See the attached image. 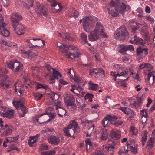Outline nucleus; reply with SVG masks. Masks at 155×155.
<instances>
[{"label": "nucleus", "instance_id": "1", "mask_svg": "<svg viewBox=\"0 0 155 155\" xmlns=\"http://www.w3.org/2000/svg\"><path fill=\"white\" fill-rule=\"evenodd\" d=\"M57 45L59 47L60 51L68 58L71 60L78 57L79 55H81V54L79 52L76 51L74 53H71L66 49L67 48H68L69 50H76L77 48L74 46L71 45L67 46L63 44L61 45H59L57 44Z\"/></svg>", "mask_w": 155, "mask_h": 155}, {"label": "nucleus", "instance_id": "2", "mask_svg": "<svg viewBox=\"0 0 155 155\" xmlns=\"http://www.w3.org/2000/svg\"><path fill=\"white\" fill-rule=\"evenodd\" d=\"M104 28L100 22H97L96 25L94 30L88 35V39L91 41H94L97 40L103 35Z\"/></svg>", "mask_w": 155, "mask_h": 155}, {"label": "nucleus", "instance_id": "3", "mask_svg": "<svg viewBox=\"0 0 155 155\" xmlns=\"http://www.w3.org/2000/svg\"><path fill=\"white\" fill-rule=\"evenodd\" d=\"M83 26L87 32H90L94 27L95 23L98 18L93 16H86L83 19Z\"/></svg>", "mask_w": 155, "mask_h": 155}, {"label": "nucleus", "instance_id": "4", "mask_svg": "<svg viewBox=\"0 0 155 155\" xmlns=\"http://www.w3.org/2000/svg\"><path fill=\"white\" fill-rule=\"evenodd\" d=\"M128 33L124 26H121L117 30L114 35L115 38L117 40H123L127 38Z\"/></svg>", "mask_w": 155, "mask_h": 155}, {"label": "nucleus", "instance_id": "5", "mask_svg": "<svg viewBox=\"0 0 155 155\" xmlns=\"http://www.w3.org/2000/svg\"><path fill=\"white\" fill-rule=\"evenodd\" d=\"M8 67L10 68L14 72L18 71L22 67V64L17 61L16 60L8 61L7 63Z\"/></svg>", "mask_w": 155, "mask_h": 155}, {"label": "nucleus", "instance_id": "6", "mask_svg": "<svg viewBox=\"0 0 155 155\" xmlns=\"http://www.w3.org/2000/svg\"><path fill=\"white\" fill-rule=\"evenodd\" d=\"M64 102L67 106H71L73 109L76 108L75 99L72 94H66L64 98Z\"/></svg>", "mask_w": 155, "mask_h": 155}, {"label": "nucleus", "instance_id": "7", "mask_svg": "<svg viewBox=\"0 0 155 155\" xmlns=\"http://www.w3.org/2000/svg\"><path fill=\"white\" fill-rule=\"evenodd\" d=\"M54 104L56 106V110L58 115L61 117L65 116L66 114V110L62 108V105L60 101H58L55 102Z\"/></svg>", "mask_w": 155, "mask_h": 155}, {"label": "nucleus", "instance_id": "8", "mask_svg": "<svg viewBox=\"0 0 155 155\" xmlns=\"http://www.w3.org/2000/svg\"><path fill=\"white\" fill-rule=\"evenodd\" d=\"M68 74L72 81H74L76 83H79L81 80L80 78L77 76L75 74L73 68L69 69Z\"/></svg>", "mask_w": 155, "mask_h": 155}, {"label": "nucleus", "instance_id": "9", "mask_svg": "<svg viewBox=\"0 0 155 155\" xmlns=\"http://www.w3.org/2000/svg\"><path fill=\"white\" fill-rule=\"evenodd\" d=\"M11 18L13 26H16L19 23V21L22 19V17L19 14L15 12L11 14Z\"/></svg>", "mask_w": 155, "mask_h": 155}, {"label": "nucleus", "instance_id": "10", "mask_svg": "<svg viewBox=\"0 0 155 155\" xmlns=\"http://www.w3.org/2000/svg\"><path fill=\"white\" fill-rule=\"evenodd\" d=\"M4 69H0V85L3 86H5L7 87L8 86L6 85V80L8 77L5 74V72H7V71L4 72Z\"/></svg>", "mask_w": 155, "mask_h": 155}, {"label": "nucleus", "instance_id": "11", "mask_svg": "<svg viewBox=\"0 0 155 155\" xmlns=\"http://www.w3.org/2000/svg\"><path fill=\"white\" fill-rule=\"evenodd\" d=\"M71 87L72 88L71 89V91L74 94L76 93L78 95L81 96H83L85 94V93L84 92L83 88L79 86L77 87L74 85H72Z\"/></svg>", "mask_w": 155, "mask_h": 155}, {"label": "nucleus", "instance_id": "12", "mask_svg": "<svg viewBox=\"0 0 155 155\" xmlns=\"http://www.w3.org/2000/svg\"><path fill=\"white\" fill-rule=\"evenodd\" d=\"M79 129V127L78 125V124L75 121H73L72 123L70 125L69 134L70 136H73L74 133L78 131Z\"/></svg>", "mask_w": 155, "mask_h": 155}, {"label": "nucleus", "instance_id": "13", "mask_svg": "<svg viewBox=\"0 0 155 155\" xmlns=\"http://www.w3.org/2000/svg\"><path fill=\"white\" fill-rule=\"evenodd\" d=\"M121 1L122 2V4L120 6V9L118 11L121 13H123L125 11L126 9L127 11L128 12L130 11V7L127 4V1L125 0H121Z\"/></svg>", "mask_w": 155, "mask_h": 155}, {"label": "nucleus", "instance_id": "14", "mask_svg": "<svg viewBox=\"0 0 155 155\" xmlns=\"http://www.w3.org/2000/svg\"><path fill=\"white\" fill-rule=\"evenodd\" d=\"M14 30L15 32L18 35H21L23 34L25 31L24 26L21 24H18L16 26H13Z\"/></svg>", "mask_w": 155, "mask_h": 155}, {"label": "nucleus", "instance_id": "15", "mask_svg": "<svg viewBox=\"0 0 155 155\" xmlns=\"http://www.w3.org/2000/svg\"><path fill=\"white\" fill-rule=\"evenodd\" d=\"M89 74L91 75H96L100 76L101 78L105 76L104 72L103 70L101 68H98L94 69L91 70Z\"/></svg>", "mask_w": 155, "mask_h": 155}, {"label": "nucleus", "instance_id": "16", "mask_svg": "<svg viewBox=\"0 0 155 155\" xmlns=\"http://www.w3.org/2000/svg\"><path fill=\"white\" fill-rule=\"evenodd\" d=\"M129 42L132 44L136 45H143L145 43V41L139 37L134 36L133 38H131Z\"/></svg>", "mask_w": 155, "mask_h": 155}, {"label": "nucleus", "instance_id": "17", "mask_svg": "<svg viewBox=\"0 0 155 155\" xmlns=\"http://www.w3.org/2000/svg\"><path fill=\"white\" fill-rule=\"evenodd\" d=\"M129 25L132 27L131 31L133 33H135L137 30L142 26V25L138 23L133 20H131L129 21Z\"/></svg>", "mask_w": 155, "mask_h": 155}, {"label": "nucleus", "instance_id": "18", "mask_svg": "<svg viewBox=\"0 0 155 155\" xmlns=\"http://www.w3.org/2000/svg\"><path fill=\"white\" fill-rule=\"evenodd\" d=\"M15 91L17 92L18 91L20 94H22L24 92L23 85L22 82L20 81L16 82L15 84Z\"/></svg>", "mask_w": 155, "mask_h": 155}, {"label": "nucleus", "instance_id": "19", "mask_svg": "<svg viewBox=\"0 0 155 155\" xmlns=\"http://www.w3.org/2000/svg\"><path fill=\"white\" fill-rule=\"evenodd\" d=\"M111 137L115 140H117L120 138L121 136L120 131L117 129H112L110 133Z\"/></svg>", "mask_w": 155, "mask_h": 155}, {"label": "nucleus", "instance_id": "20", "mask_svg": "<svg viewBox=\"0 0 155 155\" xmlns=\"http://www.w3.org/2000/svg\"><path fill=\"white\" fill-rule=\"evenodd\" d=\"M55 96L58 97V95L53 92H51L48 94L47 104L48 105L51 104L53 103Z\"/></svg>", "mask_w": 155, "mask_h": 155}, {"label": "nucleus", "instance_id": "21", "mask_svg": "<svg viewBox=\"0 0 155 155\" xmlns=\"http://www.w3.org/2000/svg\"><path fill=\"white\" fill-rule=\"evenodd\" d=\"M46 67L48 70L50 71H51V70H53L52 75L54 79H58L59 78L62 77V75L58 71L51 68L49 65H47Z\"/></svg>", "mask_w": 155, "mask_h": 155}, {"label": "nucleus", "instance_id": "22", "mask_svg": "<svg viewBox=\"0 0 155 155\" xmlns=\"http://www.w3.org/2000/svg\"><path fill=\"white\" fill-rule=\"evenodd\" d=\"M147 74V82L150 86L153 85L155 82V76L151 72H149Z\"/></svg>", "mask_w": 155, "mask_h": 155}, {"label": "nucleus", "instance_id": "23", "mask_svg": "<svg viewBox=\"0 0 155 155\" xmlns=\"http://www.w3.org/2000/svg\"><path fill=\"white\" fill-rule=\"evenodd\" d=\"M120 7L116 8L115 9H114L112 8H107L108 13L113 17L117 16L119 13H120L118 11Z\"/></svg>", "mask_w": 155, "mask_h": 155}, {"label": "nucleus", "instance_id": "24", "mask_svg": "<svg viewBox=\"0 0 155 155\" xmlns=\"http://www.w3.org/2000/svg\"><path fill=\"white\" fill-rule=\"evenodd\" d=\"M110 74L114 77V80L116 81V78L118 76H122L125 78L127 77L128 74L126 71L121 72L119 71L117 74H116V72H111Z\"/></svg>", "mask_w": 155, "mask_h": 155}, {"label": "nucleus", "instance_id": "25", "mask_svg": "<svg viewBox=\"0 0 155 155\" xmlns=\"http://www.w3.org/2000/svg\"><path fill=\"white\" fill-rule=\"evenodd\" d=\"M49 142L51 144L58 145L59 143V139L58 137L52 135L48 138Z\"/></svg>", "mask_w": 155, "mask_h": 155}, {"label": "nucleus", "instance_id": "26", "mask_svg": "<svg viewBox=\"0 0 155 155\" xmlns=\"http://www.w3.org/2000/svg\"><path fill=\"white\" fill-rule=\"evenodd\" d=\"M24 101V99L19 101H16L15 99H14L12 102V104L14 107L17 109H18L23 105V102Z\"/></svg>", "mask_w": 155, "mask_h": 155}, {"label": "nucleus", "instance_id": "27", "mask_svg": "<svg viewBox=\"0 0 155 155\" xmlns=\"http://www.w3.org/2000/svg\"><path fill=\"white\" fill-rule=\"evenodd\" d=\"M137 54L138 55H140L141 54L142 55L146 56L147 54V49L145 48L139 47L137 49Z\"/></svg>", "mask_w": 155, "mask_h": 155}, {"label": "nucleus", "instance_id": "28", "mask_svg": "<svg viewBox=\"0 0 155 155\" xmlns=\"http://www.w3.org/2000/svg\"><path fill=\"white\" fill-rule=\"evenodd\" d=\"M110 122L109 120L108 116L105 117L102 120V125L104 127H107L109 126Z\"/></svg>", "mask_w": 155, "mask_h": 155}, {"label": "nucleus", "instance_id": "29", "mask_svg": "<svg viewBox=\"0 0 155 155\" xmlns=\"http://www.w3.org/2000/svg\"><path fill=\"white\" fill-rule=\"evenodd\" d=\"M108 136V134L107 130L104 129L102 131L99 137L101 140H104L107 139Z\"/></svg>", "mask_w": 155, "mask_h": 155}, {"label": "nucleus", "instance_id": "30", "mask_svg": "<svg viewBox=\"0 0 155 155\" xmlns=\"http://www.w3.org/2000/svg\"><path fill=\"white\" fill-rule=\"evenodd\" d=\"M3 129L5 130L4 132L5 134L6 135H8L12 132L13 128L11 126H8V125H6L3 127Z\"/></svg>", "mask_w": 155, "mask_h": 155}, {"label": "nucleus", "instance_id": "31", "mask_svg": "<svg viewBox=\"0 0 155 155\" xmlns=\"http://www.w3.org/2000/svg\"><path fill=\"white\" fill-rule=\"evenodd\" d=\"M0 41L2 45H5L8 46V47H11L12 48L15 47V48H17L18 47V45L16 44H14L12 43H8L6 41L4 40L3 39H1Z\"/></svg>", "mask_w": 155, "mask_h": 155}, {"label": "nucleus", "instance_id": "32", "mask_svg": "<svg viewBox=\"0 0 155 155\" xmlns=\"http://www.w3.org/2000/svg\"><path fill=\"white\" fill-rule=\"evenodd\" d=\"M81 42L82 44H84L85 43H87V36L84 33H81L80 35Z\"/></svg>", "mask_w": 155, "mask_h": 155}, {"label": "nucleus", "instance_id": "33", "mask_svg": "<svg viewBox=\"0 0 155 155\" xmlns=\"http://www.w3.org/2000/svg\"><path fill=\"white\" fill-rule=\"evenodd\" d=\"M136 141L134 139H130L127 143V148L133 147L134 146L137 145Z\"/></svg>", "mask_w": 155, "mask_h": 155}, {"label": "nucleus", "instance_id": "34", "mask_svg": "<svg viewBox=\"0 0 155 155\" xmlns=\"http://www.w3.org/2000/svg\"><path fill=\"white\" fill-rule=\"evenodd\" d=\"M58 36L59 37H62L64 39V41L66 40V39H69L70 40H74V39L72 37H70V35L68 34H63L62 35L61 33H58Z\"/></svg>", "mask_w": 155, "mask_h": 155}, {"label": "nucleus", "instance_id": "35", "mask_svg": "<svg viewBox=\"0 0 155 155\" xmlns=\"http://www.w3.org/2000/svg\"><path fill=\"white\" fill-rule=\"evenodd\" d=\"M34 137H29L28 143L30 146L34 147L35 146L36 143L38 140V139L33 138Z\"/></svg>", "mask_w": 155, "mask_h": 155}, {"label": "nucleus", "instance_id": "36", "mask_svg": "<svg viewBox=\"0 0 155 155\" xmlns=\"http://www.w3.org/2000/svg\"><path fill=\"white\" fill-rule=\"evenodd\" d=\"M121 0H112L110 4V5L113 7L117 6V7H120V5L118 6L120 3H121L122 2L121 1Z\"/></svg>", "mask_w": 155, "mask_h": 155}, {"label": "nucleus", "instance_id": "37", "mask_svg": "<svg viewBox=\"0 0 155 155\" xmlns=\"http://www.w3.org/2000/svg\"><path fill=\"white\" fill-rule=\"evenodd\" d=\"M5 27L4 26L3 28L1 29L0 30V34L3 36L8 37L9 35L10 32L8 31L5 28Z\"/></svg>", "mask_w": 155, "mask_h": 155}, {"label": "nucleus", "instance_id": "38", "mask_svg": "<svg viewBox=\"0 0 155 155\" xmlns=\"http://www.w3.org/2000/svg\"><path fill=\"white\" fill-rule=\"evenodd\" d=\"M145 68L146 69L144 70V73L147 75L148 72H151L150 71L153 69V66L149 63H145Z\"/></svg>", "mask_w": 155, "mask_h": 155}, {"label": "nucleus", "instance_id": "39", "mask_svg": "<svg viewBox=\"0 0 155 155\" xmlns=\"http://www.w3.org/2000/svg\"><path fill=\"white\" fill-rule=\"evenodd\" d=\"M20 108L22 111V113L21 112L19 113V117H24L25 114L28 112V110L24 106V104H23V106H22Z\"/></svg>", "mask_w": 155, "mask_h": 155}, {"label": "nucleus", "instance_id": "40", "mask_svg": "<svg viewBox=\"0 0 155 155\" xmlns=\"http://www.w3.org/2000/svg\"><path fill=\"white\" fill-rule=\"evenodd\" d=\"M127 45H122L120 46L119 52L123 55L126 54L125 52L127 50Z\"/></svg>", "mask_w": 155, "mask_h": 155}, {"label": "nucleus", "instance_id": "41", "mask_svg": "<svg viewBox=\"0 0 155 155\" xmlns=\"http://www.w3.org/2000/svg\"><path fill=\"white\" fill-rule=\"evenodd\" d=\"M138 133V130L134 126H131L130 128V134L131 136L136 135Z\"/></svg>", "mask_w": 155, "mask_h": 155}, {"label": "nucleus", "instance_id": "42", "mask_svg": "<svg viewBox=\"0 0 155 155\" xmlns=\"http://www.w3.org/2000/svg\"><path fill=\"white\" fill-rule=\"evenodd\" d=\"M98 87V86L97 84H94L91 82H89L88 83V88L90 90L95 91Z\"/></svg>", "mask_w": 155, "mask_h": 155}, {"label": "nucleus", "instance_id": "43", "mask_svg": "<svg viewBox=\"0 0 155 155\" xmlns=\"http://www.w3.org/2000/svg\"><path fill=\"white\" fill-rule=\"evenodd\" d=\"M108 118L110 123L114 125L115 124V122L117 120L118 118L114 115H108Z\"/></svg>", "mask_w": 155, "mask_h": 155}, {"label": "nucleus", "instance_id": "44", "mask_svg": "<svg viewBox=\"0 0 155 155\" xmlns=\"http://www.w3.org/2000/svg\"><path fill=\"white\" fill-rule=\"evenodd\" d=\"M14 114V111L13 110H10L5 113L4 116L8 118H11L13 117Z\"/></svg>", "mask_w": 155, "mask_h": 155}, {"label": "nucleus", "instance_id": "45", "mask_svg": "<svg viewBox=\"0 0 155 155\" xmlns=\"http://www.w3.org/2000/svg\"><path fill=\"white\" fill-rule=\"evenodd\" d=\"M140 115L143 118L144 117L146 121L147 118L148 117V115L147 110L146 109H143L140 112Z\"/></svg>", "mask_w": 155, "mask_h": 155}, {"label": "nucleus", "instance_id": "46", "mask_svg": "<svg viewBox=\"0 0 155 155\" xmlns=\"http://www.w3.org/2000/svg\"><path fill=\"white\" fill-rule=\"evenodd\" d=\"M147 132L146 131H144L142 134L141 141L142 144L144 145L147 139Z\"/></svg>", "mask_w": 155, "mask_h": 155}, {"label": "nucleus", "instance_id": "47", "mask_svg": "<svg viewBox=\"0 0 155 155\" xmlns=\"http://www.w3.org/2000/svg\"><path fill=\"white\" fill-rule=\"evenodd\" d=\"M118 109L122 110L124 113L128 115L132 112L133 113L129 108L126 107H120Z\"/></svg>", "mask_w": 155, "mask_h": 155}, {"label": "nucleus", "instance_id": "48", "mask_svg": "<svg viewBox=\"0 0 155 155\" xmlns=\"http://www.w3.org/2000/svg\"><path fill=\"white\" fill-rule=\"evenodd\" d=\"M93 97V95L92 94L87 93L84 96V98L85 100H88V101L92 102Z\"/></svg>", "mask_w": 155, "mask_h": 155}, {"label": "nucleus", "instance_id": "49", "mask_svg": "<svg viewBox=\"0 0 155 155\" xmlns=\"http://www.w3.org/2000/svg\"><path fill=\"white\" fill-rule=\"evenodd\" d=\"M37 56L36 52H34L31 50H28V54L27 55L29 58H35Z\"/></svg>", "mask_w": 155, "mask_h": 155}, {"label": "nucleus", "instance_id": "50", "mask_svg": "<svg viewBox=\"0 0 155 155\" xmlns=\"http://www.w3.org/2000/svg\"><path fill=\"white\" fill-rule=\"evenodd\" d=\"M48 113L47 112L45 111V113H43L41 114H38V115H36L33 118V120L35 122H38L39 120V118L40 117H41L45 114H48Z\"/></svg>", "mask_w": 155, "mask_h": 155}, {"label": "nucleus", "instance_id": "51", "mask_svg": "<svg viewBox=\"0 0 155 155\" xmlns=\"http://www.w3.org/2000/svg\"><path fill=\"white\" fill-rule=\"evenodd\" d=\"M130 70V74L132 75V77L134 78L135 79L137 80H139V75L138 72L136 73H134L133 71Z\"/></svg>", "mask_w": 155, "mask_h": 155}, {"label": "nucleus", "instance_id": "52", "mask_svg": "<svg viewBox=\"0 0 155 155\" xmlns=\"http://www.w3.org/2000/svg\"><path fill=\"white\" fill-rule=\"evenodd\" d=\"M85 143L87 145V149L88 147L89 146V148L91 147L92 144V140L91 138H88L86 141Z\"/></svg>", "mask_w": 155, "mask_h": 155}, {"label": "nucleus", "instance_id": "53", "mask_svg": "<svg viewBox=\"0 0 155 155\" xmlns=\"http://www.w3.org/2000/svg\"><path fill=\"white\" fill-rule=\"evenodd\" d=\"M55 152L54 151L49 152H42L41 153V155H55Z\"/></svg>", "mask_w": 155, "mask_h": 155}, {"label": "nucleus", "instance_id": "54", "mask_svg": "<svg viewBox=\"0 0 155 155\" xmlns=\"http://www.w3.org/2000/svg\"><path fill=\"white\" fill-rule=\"evenodd\" d=\"M6 25L3 22V17L0 14V30L1 28H3V27L5 26Z\"/></svg>", "mask_w": 155, "mask_h": 155}, {"label": "nucleus", "instance_id": "55", "mask_svg": "<svg viewBox=\"0 0 155 155\" xmlns=\"http://www.w3.org/2000/svg\"><path fill=\"white\" fill-rule=\"evenodd\" d=\"M137 146L138 145H137L135 146H134L133 147H132L131 148H128V149H129V151H131L132 153L135 154L136 153H137Z\"/></svg>", "mask_w": 155, "mask_h": 155}, {"label": "nucleus", "instance_id": "56", "mask_svg": "<svg viewBox=\"0 0 155 155\" xmlns=\"http://www.w3.org/2000/svg\"><path fill=\"white\" fill-rule=\"evenodd\" d=\"M48 146L46 144H42L39 147V149L41 150H48Z\"/></svg>", "mask_w": 155, "mask_h": 155}, {"label": "nucleus", "instance_id": "57", "mask_svg": "<svg viewBox=\"0 0 155 155\" xmlns=\"http://www.w3.org/2000/svg\"><path fill=\"white\" fill-rule=\"evenodd\" d=\"M59 8L58 10H55L54 11V12L60 13L62 11H64V7L60 4H58Z\"/></svg>", "mask_w": 155, "mask_h": 155}, {"label": "nucleus", "instance_id": "58", "mask_svg": "<svg viewBox=\"0 0 155 155\" xmlns=\"http://www.w3.org/2000/svg\"><path fill=\"white\" fill-rule=\"evenodd\" d=\"M95 126L93 125L88 130V131L87 132V137L90 136L92 131L94 130Z\"/></svg>", "mask_w": 155, "mask_h": 155}, {"label": "nucleus", "instance_id": "59", "mask_svg": "<svg viewBox=\"0 0 155 155\" xmlns=\"http://www.w3.org/2000/svg\"><path fill=\"white\" fill-rule=\"evenodd\" d=\"M115 147L112 145L107 146L105 147V149L106 151H113Z\"/></svg>", "mask_w": 155, "mask_h": 155}, {"label": "nucleus", "instance_id": "60", "mask_svg": "<svg viewBox=\"0 0 155 155\" xmlns=\"http://www.w3.org/2000/svg\"><path fill=\"white\" fill-rule=\"evenodd\" d=\"M48 87L46 85H44L39 83H37L36 88L37 89L42 88L46 89Z\"/></svg>", "mask_w": 155, "mask_h": 155}, {"label": "nucleus", "instance_id": "61", "mask_svg": "<svg viewBox=\"0 0 155 155\" xmlns=\"http://www.w3.org/2000/svg\"><path fill=\"white\" fill-rule=\"evenodd\" d=\"M34 96L35 97L36 100L38 101L40 100L42 96V94H41L38 93L34 94Z\"/></svg>", "mask_w": 155, "mask_h": 155}, {"label": "nucleus", "instance_id": "62", "mask_svg": "<svg viewBox=\"0 0 155 155\" xmlns=\"http://www.w3.org/2000/svg\"><path fill=\"white\" fill-rule=\"evenodd\" d=\"M48 114H49V117L50 118L48 120L47 122H48L50 121L51 120L54 118L55 117V114H50V112H48Z\"/></svg>", "mask_w": 155, "mask_h": 155}, {"label": "nucleus", "instance_id": "63", "mask_svg": "<svg viewBox=\"0 0 155 155\" xmlns=\"http://www.w3.org/2000/svg\"><path fill=\"white\" fill-rule=\"evenodd\" d=\"M4 6L5 7H8L10 3L9 0H4L2 2Z\"/></svg>", "mask_w": 155, "mask_h": 155}, {"label": "nucleus", "instance_id": "64", "mask_svg": "<svg viewBox=\"0 0 155 155\" xmlns=\"http://www.w3.org/2000/svg\"><path fill=\"white\" fill-rule=\"evenodd\" d=\"M69 127L70 125L68 126V127L67 128H64L63 130L64 133L68 136H70V134H69Z\"/></svg>", "mask_w": 155, "mask_h": 155}]
</instances>
